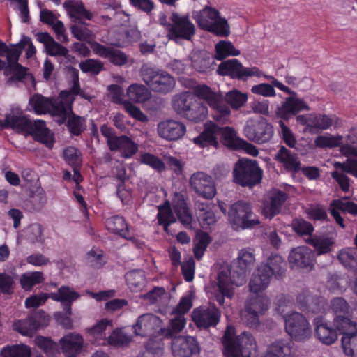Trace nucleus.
Masks as SVG:
<instances>
[{
    "label": "nucleus",
    "mask_w": 357,
    "mask_h": 357,
    "mask_svg": "<svg viewBox=\"0 0 357 357\" xmlns=\"http://www.w3.org/2000/svg\"><path fill=\"white\" fill-rule=\"evenodd\" d=\"M275 159L281 163L287 172L295 173L301 169V164L297 154L283 146L278 151Z\"/></svg>",
    "instance_id": "obj_25"
},
{
    "label": "nucleus",
    "mask_w": 357,
    "mask_h": 357,
    "mask_svg": "<svg viewBox=\"0 0 357 357\" xmlns=\"http://www.w3.org/2000/svg\"><path fill=\"white\" fill-rule=\"evenodd\" d=\"M297 303L303 311L314 314L321 312L326 306L322 298H315L308 290H303L297 296Z\"/></svg>",
    "instance_id": "obj_22"
},
{
    "label": "nucleus",
    "mask_w": 357,
    "mask_h": 357,
    "mask_svg": "<svg viewBox=\"0 0 357 357\" xmlns=\"http://www.w3.org/2000/svg\"><path fill=\"white\" fill-rule=\"evenodd\" d=\"M13 278L5 273H0V293L3 294H11L14 288Z\"/></svg>",
    "instance_id": "obj_64"
},
{
    "label": "nucleus",
    "mask_w": 357,
    "mask_h": 357,
    "mask_svg": "<svg viewBox=\"0 0 357 357\" xmlns=\"http://www.w3.org/2000/svg\"><path fill=\"white\" fill-rule=\"evenodd\" d=\"M2 357H31L29 347L24 344L4 347L1 352Z\"/></svg>",
    "instance_id": "obj_49"
},
{
    "label": "nucleus",
    "mask_w": 357,
    "mask_h": 357,
    "mask_svg": "<svg viewBox=\"0 0 357 357\" xmlns=\"http://www.w3.org/2000/svg\"><path fill=\"white\" fill-rule=\"evenodd\" d=\"M314 324L315 326L316 335L321 342L329 345L337 340V331L328 326L322 317L314 318Z\"/></svg>",
    "instance_id": "obj_30"
},
{
    "label": "nucleus",
    "mask_w": 357,
    "mask_h": 357,
    "mask_svg": "<svg viewBox=\"0 0 357 357\" xmlns=\"http://www.w3.org/2000/svg\"><path fill=\"white\" fill-rule=\"evenodd\" d=\"M140 76L146 84L153 91L167 93L173 90L175 80L163 70L144 63L140 68Z\"/></svg>",
    "instance_id": "obj_9"
},
{
    "label": "nucleus",
    "mask_w": 357,
    "mask_h": 357,
    "mask_svg": "<svg viewBox=\"0 0 357 357\" xmlns=\"http://www.w3.org/2000/svg\"><path fill=\"white\" fill-rule=\"evenodd\" d=\"M331 308L335 317L339 315H351V309L347 301L342 297H336L331 301Z\"/></svg>",
    "instance_id": "obj_52"
},
{
    "label": "nucleus",
    "mask_w": 357,
    "mask_h": 357,
    "mask_svg": "<svg viewBox=\"0 0 357 357\" xmlns=\"http://www.w3.org/2000/svg\"><path fill=\"white\" fill-rule=\"evenodd\" d=\"M83 338L79 334L69 333L60 340L62 352L66 357H75L82 350Z\"/></svg>",
    "instance_id": "obj_29"
},
{
    "label": "nucleus",
    "mask_w": 357,
    "mask_h": 357,
    "mask_svg": "<svg viewBox=\"0 0 357 357\" xmlns=\"http://www.w3.org/2000/svg\"><path fill=\"white\" fill-rule=\"evenodd\" d=\"M331 206L338 208L342 213L357 215V204L349 201L348 197L333 200L331 202Z\"/></svg>",
    "instance_id": "obj_51"
},
{
    "label": "nucleus",
    "mask_w": 357,
    "mask_h": 357,
    "mask_svg": "<svg viewBox=\"0 0 357 357\" xmlns=\"http://www.w3.org/2000/svg\"><path fill=\"white\" fill-rule=\"evenodd\" d=\"M36 343L47 356H54L58 353V345L50 338L38 336Z\"/></svg>",
    "instance_id": "obj_55"
},
{
    "label": "nucleus",
    "mask_w": 357,
    "mask_h": 357,
    "mask_svg": "<svg viewBox=\"0 0 357 357\" xmlns=\"http://www.w3.org/2000/svg\"><path fill=\"white\" fill-rule=\"evenodd\" d=\"M11 128L19 133L32 135L36 141L45 144L48 148L53 145L52 137L46 123L43 120L32 122L23 114L19 108H13L5 116L3 121H0V129Z\"/></svg>",
    "instance_id": "obj_3"
},
{
    "label": "nucleus",
    "mask_w": 357,
    "mask_h": 357,
    "mask_svg": "<svg viewBox=\"0 0 357 357\" xmlns=\"http://www.w3.org/2000/svg\"><path fill=\"white\" fill-rule=\"evenodd\" d=\"M196 92L214 109L213 116L219 123H225L229 119L230 109L228 105L234 109H238L245 103L248 98L246 94L237 90L228 92L224 98L222 94L211 91L206 85L197 86Z\"/></svg>",
    "instance_id": "obj_2"
},
{
    "label": "nucleus",
    "mask_w": 357,
    "mask_h": 357,
    "mask_svg": "<svg viewBox=\"0 0 357 357\" xmlns=\"http://www.w3.org/2000/svg\"><path fill=\"white\" fill-rule=\"evenodd\" d=\"M255 260L251 249L244 248L240 250L236 261L229 268L219 271L216 278L215 298L220 306L229 305L225 299L233 298L234 287L242 286L246 282V273L252 269Z\"/></svg>",
    "instance_id": "obj_1"
},
{
    "label": "nucleus",
    "mask_w": 357,
    "mask_h": 357,
    "mask_svg": "<svg viewBox=\"0 0 357 357\" xmlns=\"http://www.w3.org/2000/svg\"><path fill=\"white\" fill-rule=\"evenodd\" d=\"M43 280V275L41 272L26 273L22 275L20 283L24 289H29L33 286L42 282Z\"/></svg>",
    "instance_id": "obj_54"
},
{
    "label": "nucleus",
    "mask_w": 357,
    "mask_h": 357,
    "mask_svg": "<svg viewBox=\"0 0 357 357\" xmlns=\"http://www.w3.org/2000/svg\"><path fill=\"white\" fill-rule=\"evenodd\" d=\"M266 78L268 79H272V84L274 86L290 95L277 107L276 114L278 117L284 120H288L291 117L296 116L301 111L310 110L308 105L303 99L298 97L296 92L291 91L289 87L284 86L273 77L266 76Z\"/></svg>",
    "instance_id": "obj_10"
},
{
    "label": "nucleus",
    "mask_w": 357,
    "mask_h": 357,
    "mask_svg": "<svg viewBox=\"0 0 357 357\" xmlns=\"http://www.w3.org/2000/svg\"><path fill=\"white\" fill-rule=\"evenodd\" d=\"M342 139L341 136H319L316 138L314 143L320 148H333L340 146L342 144Z\"/></svg>",
    "instance_id": "obj_58"
},
{
    "label": "nucleus",
    "mask_w": 357,
    "mask_h": 357,
    "mask_svg": "<svg viewBox=\"0 0 357 357\" xmlns=\"http://www.w3.org/2000/svg\"><path fill=\"white\" fill-rule=\"evenodd\" d=\"M261 265L268 266L270 268V273L275 278L282 277L286 271V262L278 255H272L268 258L267 262Z\"/></svg>",
    "instance_id": "obj_41"
},
{
    "label": "nucleus",
    "mask_w": 357,
    "mask_h": 357,
    "mask_svg": "<svg viewBox=\"0 0 357 357\" xmlns=\"http://www.w3.org/2000/svg\"><path fill=\"white\" fill-rule=\"evenodd\" d=\"M157 218L159 225H162L164 222H176V218L172 213L170 204L168 201H167L163 205L158 206Z\"/></svg>",
    "instance_id": "obj_61"
},
{
    "label": "nucleus",
    "mask_w": 357,
    "mask_h": 357,
    "mask_svg": "<svg viewBox=\"0 0 357 357\" xmlns=\"http://www.w3.org/2000/svg\"><path fill=\"white\" fill-rule=\"evenodd\" d=\"M234 182L250 188L261 183L263 171L254 160L239 159L233 169Z\"/></svg>",
    "instance_id": "obj_8"
},
{
    "label": "nucleus",
    "mask_w": 357,
    "mask_h": 357,
    "mask_svg": "<svg viewBox=\"0 0 357 357\" xmlns=\"http://www.w3.org/2000/svg\"><path fill=\"white\" fill-rule=\"evenodd\" d=\"M63 7L66 9L70 18L73 22L80 21L81 17H84L89 20H91L92 14L88 11L82 1L68 0L64 2Z\"/></svg>",
    "instance_id": "obj_35"
},
{
    "label": "nucleus",
    "mask_w": 357,
    "mask_h": 357,
    "mask_svg": "<svg viewBox=\"0 0 357 357\" xmlns=\"http://www.w3.org/2000/svg\"><path fill=\"white\" fill-rule=\"evenodd\" d=\"M337 258L344 266L357 272V252L354 249L347 248L341 250Z\"/></svg>",
    "instance_id": "obj_45"
},
{
    "label": "nucleus",
    "mask_w": 357,
    "mask_h": 357,
    "mask_svg": "<svg viewBox=\"0 0 357 357\" xmlns=\"http://www.w3.org/2000/svg\"><path fill=\"white\" fill-rule=\"evenodd\" d=\"M350 315L335 316L333 319V326L343 336H349L357 333V323L351 321Z\"/></svg>",
    "instance_id": "obj_36"
},
{
    "label": "nucleus",
    "mask_w": 357,
    "mask_h": 357,
    "mask_svg": "<svg viewBox=\"0 0 357 357\" xmlns=\"http://www.w3.org/2000/svg\"><path fill=\"white\" fill-rule=\"evenodd\" d=\"M287 199V195L278 190H273L268 199L264 202L263 214L270 220L281 212L282 206Z\"/></svg>",
    "instance_id": "obj_20"
},
{
    "label": "nucleus",
    "mask_w": 357,
    "mask_h": 357,
    "mask_svg": "<svg viewBox=\"0 0 357 357\" xmlns=\"http://www.w3.org/2000/svg\"><path fill=\"white\" fill-rule=\"evenodd\" d=\"M79 68L84 73L98 75L103 69V63L98 60L88 59L79 63Z\"/></svg>",
    "instance_id": "obj_59"
},
{
    "label": "nucleus",
    "mask_w": 357,
    "mask_h": 357,
    "mask_svg": "<svg viewBox=\"0 0 357 357\" xmlns=\"http://www.w3.org/2000/svg\"><path fill=\"white\" fill-rule=\"evenodd\" d=\"M220 317L221 312L215 305L197 307L193 310L192 314L197 326L204 329L216 326Z\"/></svg>",
    "instance_id": "obj_17"
},
{
    "label": "nucleus",
    "mask_w": 357,
    "mask_h": 357,
    "mask_svg": "<svg viewBox=\"0 0 357 357\" xmlns=\"http://www.w3.org/2000/svg\"><path fill=\"white\" fill-rule=\"evenodd\" d=\"M334 119H335V116L331 118L325 114L311 115L310 116L308 128L311 129L326 130L333 123Z\"/></svg>",
    "instance_id": "obj_48"
},
{
    "label": "nucleus",
    "mask_w": 357,
    "mask_h": 357,
    "mask_svg": "<svg viewBox=\"0 0 357 357\" xmlns=\"http://www.w3.org/2000/svg\"><path fill=\"white\" fill-rule=\"evenodd\" d=\"M208 31L222 37H227L230 33L229 25L227 20L220 17L215 22H212Z\"/></svg>",
    "instance_id": "obj_53"
},
{
    "label": "nucleus",
    "mask_w": 357,
    "mask_h": 357,
    "mask_svg": "<svg viewBox=\"0 0 357 357\" xmlns=\"http://www.w3.org/2000/svg\"><path fill=\"white\" fill-rule=\"evenodd\" d=\"M291 226L293 230L298 234L311 235L314 231V227L311 223L302 218H296L292 221Z\"/></svg>",
    "instance_id": "obj_57"
},
{
    "label": "nucleus",
    "mask_w": 357,
    "mask_h": 357,
    "mask_svg": "<svg viewBox=\"0 0 357 357\" xmlns=\"http://www.w3.org/2000/svg\"><path fill=\"white\" fill-rule=\"evenodd\" d=\"M105 226L107 230L112 233L117 234L126 239L131 238L126 220L121 216L114 215L108 218L105 221Z\"/></svg>",
    "instance_id": "obj_38"
},
{
    "label": "nucleus",
    "mask_w": 357,
    "mask_h": 357,
    "mask_svg": "<svg viewBox=\"0 0 357 357\" xmlns=\"http://www.w3.org/2000/svg\"><path fill=\"white\" fill-rule=\"evenodd\" d=\"M190 185L200 197L212 199L216 195V188L212 177L203 172L194 173L190 178Z\"/></svg>",
    "instance_id": "obj_16"
},
{
    "label": "nucleus",
    "mask_w": 357,
    "mask_h": 357,
    "mask_svg": "<svg viewBox=\"0 0 357 357\" xmlns=\"http://www.w3.org/2000/svg\"><path fill=\"white\" fill-rule=\"evenodd\" d=\"M111 144L110 150L122 151V155L126 158L132 157L138 151L137 144L126 135L114 139Z\"/></svg>",
    "instance_id": "obj_33"
},
{
    "label": "nucleus",
    "mask_w": 357,
    "mask_h": 357,
    "mask_svg": "<svg viewBox=\"0 0 357 357\" xmlns=\"http://www.w3.org/2000/svg\"><path fill=\"white\" fill-rule=\"evenodd\" d=\"M91 47L95 54L108 59L110 63L115 66H121L128 61L127 55L113 47L105 46L96 42L92 44Z\"/></svg>",
    "instance_id": "obj_19"
},
{
    "label": "nucleus",
    "mask_w": 357,
    "mask_h": 357,
    "mask_svg": "<svg viewBox=\"0 0 357 357\" xmlns=\"http://www.w3.org/2000/svg\"><path fill=\"white\" fill-rule=\"evenodd\" d=\"M80 294L68 286H61L56 293H51L50 298L56 301L63 303V311L71 314L72 303L79 298Z\"/></svg>",
    "instance_id": "obj_31"
},
{
    "label": "nucleus",
    "mask_w": 357,
    "mask_h": 357,
    "mask_svg": "<svg viewBox=\"0 0 357 357\" xmlns=\"http://www.w3.org/2000/svg\"><path fill=\"white\" fill-rule=\"evenodd\" d=\"M172 206L180 222L185 225V227H191L193 218L185 202L183 195L176 192L172 199Z\"/></svg>",
    "instance_id": "obj_28"
},
{
    "label": "nucleus",
    "mask_w": 357,
    "mask_h": 357,
    "mask_svg": "<svg viewBox=\"0 0 357 357\" xmlns=\"http://www.w3.org/2000/svg\"><path fill=\"white\" fill-rule=\"evenodd\" d=\"M66 126L70 134L79 136L86 129L85 119L72 112L67 121Z\"/></svg>",
    "instance_id": "obj_47"
},
{
    "label": "nucleus",
    "mask_w": 357,
    "mask_h": 357,
    "mask_svg": "<svg viewBox=\"0 0 357 357\" xmlns=\"http://www.w3.org/2000/svg\"><path fill=\"white\" fill-rule=\"evenodd\" d=\"M227 147L238 150L242 139L237 136L236 130L229 126H220L216 123L209 121L205 124L204 131L193 139V142L199 146H213L218 148L219 143L218 138Z\"/></svg>",
    "instance_id": "obj_4"
},
{
    "label": "nucleus",
    "mask_w": 357,
    "mask_h": 357,
    "mask_svg": "<svg viewBox=\"0 0 357 357\" xmlns=\"http://www.w3.org/2000/svg\"><path fill=\"white\" fill-rule=\"evenodd\" d=\"M195 94L190 92H184L176 94L172 99L174 109L181 116L193 122H199L206 117L207 107L199 100L201 98L197 94L196 89Z\"/></svg>",
    "instance_id": "obj_6"
},
{
    "label": "nucleus",
    "mask_w": 357,
    "mask_h": 357,
    "mask_svg": "<svg viewBox=\"0 0 357 357\" xmlns=\"http://www.w3.org/2000/svg\"><path fill=\"white\" fill-rule=\"evenodd\" d=\"M342 345L347 356L357 355V333L342 337Z\"/></svg>",
    "instance_id": "obj_56"
},
{
    "label": "nucleus",
    "mask_w": 357,
    "mask_h": 357,
    "mask_svg": "<svg viewBox=\"0 0 357 357\" xmlns=\"http://www.w3.org/2000/svg\"><path fill=\"white\" fill-rule=\"evenodd\" d=\"M37 114H45L50 111L52 102L40 94L33 95L29 101Z\"/></svg>",
    "instance_id": "obj_50"
},
{
    "label": "nucleus",
    "mask_w": 357,
    "mask_h": 357,
    "mask_svg": "<svg viewBox=\"0 0 357 357\" xmlns=\"http://www.w3.org/2000/svg\"><path fill=\"white\" fill-rule=\"evenodd\" d=\"M126 280L131 287H139L144 282V273L141 271H132L126 274Z\"/></svg>",
    "instance_id": "obj_63"
},
{
    "label": "nucleus",
    "mask_w": 357,
    "mask_h": 357,
    "mask_svg": "<svg viewBox=\"0 0 357 357\" xmlns=\"http://www.w3.org/2000/svg\"><path fill=\"white\" fill-rule=\"evenodd\" d=\"M130 326L123 328H116L108 337V343L115 347H121L128 344L132 340Z\"/></svg>",
    "instance_id": "obj_40"
},
{
    "label": "nucleus",
    "mask_w": 357,
    "mask_h": 357,
    "mask_svg": "<svg viewBox=\"0 0 357 357\" xmlns=\"http://www.w3.org/2000/svg\"><path fill=\"white\" fill-rule=\"evenodd\" d=\"M157 321V317L151 314L141 315L137 323L130 327L136 335L146 336L151 333L154 324Z\"/></svg>",
    "instance_id": "obj_34"
},
{
    "label": "nucleus",
    "mask_w": 357,
    "mask_h": 357,
    "mask_svg": "<svg viewBox=\"0 0 357 357\" xmlns=\"http://www.w3.org/2000/svg\"><path fill=\"white\" fill-rule=\"evenodd\" d=\"M36 38L38 41L44 44L47 54L54 56H66L68 55V50L56 42L48 33H38Z\"/></svg>",
    "instance_id": "obj_32"
},
{
    "label": "nucleus",
    "mask_w": 357,
    "mask_h": 357,
    "mask_svg": "<svg viewBox=\"0 0 357 357\" xmlns=\"http://www.w3.org/2000/svg\"><path fill=\"white\" fill-rule=\"evenodd\" d=\"M228 221L235 231L252 229L260 224L250 202L239 200L231 204L227 213Z\"/></svg>",
    "instance_id": "obj_7"
},
{
    "label": "nucleus",
    "mask_w": 357,
    "mask_h": 357,
    "mask_svg": "<svg viewBox=\"0 0 357 357\" xmlns=\"http://www.w3.org/2000/svg\"><path fill=\"white\" fill-rule=\"evenodd\" d=\"M268 308V299L263 295L255 294L249 296L245 302L241 317L250 328H255L259 324V316L263 315Z\"/></svg>",
    "instance_id": "obj_11"
},
{
    "label": "nucleus",
    "mask_w": 357,
    "mask_h": 357,
    "mask_svg": "<svg viewBox=\"0 0 357 357\" xmlns=\"http://www.w3.org/2000/svg\"><path fill=\"white\" fill-rule=\"evenodd\" d=\"M226 357H255L257 344L253 336L246 332L235 335V328L228 326L222 338Z\"/></svg>",
    "instance_id": "obj_5"
},
{
    "label": "nucleus",
    "mask_w": 357,
    "mask_h": 357,
    "mask_svg": "<svg viewBox=\"0 0 357 357\" xmlns=\"http://www.w3.org/2000/svg\"><path fill=\"white\" fill-rule=\"evenodd\" d=\"M40 317L39 313H32L26 319L14 322V329L22 335L32 336L41 326Z\"/></svg>",
    "instance_id": "obj_27"
},
{
    "label": "nucleus",
    "mask_w": 357,
    "mask_h": 357,
    "mask_svg": "<svg viewBox=\"0 0 357 357\" xmlns=\"http://www.w3.org/2000/svg\"><path fill=\"white\" fill-rule=\"evenodd\" d=\"M270 268L266 266L260 265L250 281V291L257 294L264 291L268 286L273 275L270 273Z\"/></svg>",
    "instance_id": "obj_23"
},
{
    "label": "nucleus",
    "mask_w": 357,
    "mask_h": 357,
    "mask_svg": "<svg viewBox=\"0 0 357 357\" xmlns=\"http://www.w3.org/2000/svg\"><path fill=\"white\" fill-rule=\"evenodd\" d=\"M218 74L228 75L232 79L246 81L250 77H260L261 71L257 67L246 68L237 59H229L222 61L218 68Z\"/></svg>",
    "instance_id": "obj_12"
},
{
    "label": "nucleus",
    "mask_w": 357,
    "mask_h": 357,
    "mask_svg": "<svg viewBox=\"0 0 357 357\" xmlns=\"http://www.w3.org/2000/svg\"><path fill=\"white\" fill-rule=\"evenodd\" d=\"M127 94L130 100L138 103L146 102L151 96V92L146 86L139 84H131L127 90Z\"/></svg>",
    "instance_id": "obj_42"
},
{
    "label": "nucleus",
    "mask_w": 357,
    "mask_h": 357,
    "mask_svg": "<svg viewBox=\"0 0 357 357\" xmlns=\"http://www.w3.org/2000/svg\"><path fill=\"white\" fill-rule=\"evenodd\" d=\"M191 66L199 73H207L214 68V56L205 50L195 51L191 54Z\"/></svg>",
    "instance_id": "obj_24"
},
{
    "label": "nucleus",
    "mask_w": 357,
    "mask_h": 357,
    "mask_svg": "<svg viewBox=\"0 0 357 357\" xmlns=\"http://www.w3.org/2000/svg\"><path fill=\"white\" fill-rule=\"evenodd\" d=\"M312 254L307 246H300L293 248L289 255V262L291 265L298 268H307L312 266Z\"/></svg>",
    "instance_id": "obj_26"
},
{
    "label": "nucleus",
    "mask_w": 357,
    "mask_h": 357,
    "mask_svg": "<svg viewBox=\"0 0 357 357\" xmlns=\"http://www.w3.org/2000/svg\"><path fill=\"white\" fill-rule=\"evenodd\" d=\"M13 56L14 60L8 66V74L13 73L9 81H22L27 75L28 69L18 63L20 56H17V54Z\"/></svg>",
    "instance_id": "obj_46"
},
{
    "label": "nucleus",
    "mask_w": 357,
    "mask_h": 357,
    "mask_svg": "<svg viewBox=\"0 0 357 357\" xmlns=\"http://www.w3.org/2000/svg\"><path fill=\"white\" fill-rule=\"evenodd\" d=\"M245 136L250 141L263 144L268 142L273 134V128L265 120L248 121L243 128Z\"/></svg>",
    "instance_id": "obj_15"
},
{
    "label": "nucleus",
    "mask_w": 357,
    "mask_h": 357,
    "mask_svg": "<svg viewBox=\"0 0 357 357\" xmlns=\"http://www.w3.org/2000/svg\"><path fill=\"white\" fill-rule=\"evenodd\" d=\"M200 347L198 342L191 336H175L172 340V353L174 357H191L198 354Z\"/></svg>",
    "instance_id": "obj_18"
},
{
    "label": "nucleus",
    "mask_w": 357,
    "mask_h": 357,
    "mask_svg": "<svg viewBox=\"0 0 357 357\" xmlns=\"http://www.w3.org/2000/svg\"><path fill=\"white\" fill-rule=\"evenodd\" d=\"M307 243L313 246L317 255H321L332 251L335 239L333 237L315 236L310 237Z\"/></svg>",
    "instance_id": "obj_39"
},
{
    "label": "nucleus",
    "mask_w": 357,
    "mask_h": 357,
    "mask_svg": "<svg viewBox=\"0 0 357 357\" xmlns=\"http://www.w3.org/2000/svg\"><path fill=\"white\" fill-rule=\"evenodd\" d=\"M215 54L214 58L218 61H222L229 56H238L240 51L235 48L234 45L229 41L221 40L215 45Z\"/></svg>",
    "instance_id": "obj_43"
},
{
    "label": "nucleus",
    "mask_w": 357,
    "mask_h": 357,
    "mask_svg": "<svg viewBox=\"0 0 357 357\" xmlns=\"http://www.w3.org/2000/svg\"><path fill=\"white\" fill-rule=\"evenodd\" d=\"M185 131V126L183 123L174 120L162 121L158 125L159 135L169 141L181 139Z\"/></svg>",
    "instance_id": "obj_21"
},
{
    "label": "nucleus",
    "mask_w": 357,
    "mask_h": 357,
    "mask_svg": "<svg viewBox=\"0 0 357 357\" xmlns=\"http://www.w3.org/2000/svg\"><path fill=\"white\" fill-rule=\"evenodd\" d=\"M174 317L170 320L169 326L165 328H161L160 333L162 335L166 337L174 338L184 327L185 319L184 316L174 314Z\"/></svg>",
    "instance_id": "obj_44"
},
{
    "label": "nucleus",
    "mask_w": 357,
    "mask_h": 357,
    "mask_svg": "<svg viewBox=\"0 0 357 357\" xmlns=\"http://www.w3.org/2000/svg\"><path fill=\"white\" fill-rule=\"evenodd\" d=\"M162 349L159 342L149 340L145 346V350L138 355V357H161Z\"/></svg>",
    "instance_id": "obj_62"
},
{
    "label": "nucleus",
    "mask_w": 357,
    "mask_h": 357,
    "mask_svg": "<svg viewBox=\"0 0 357 357\" xmlns=\"http://www.w3.org/2000/svg\"><path fill=\"white\" fill-rule=\"evenodd\" d=\"M285 329L296 340H305L312 333L308 321L298 312H293L286 317Z\"/></svg>",
    "instance_id": "obj_14"
},
{
    "label": "nucleus",
    "mask_w": 357,
    "mask_h": 357,
    "mask_svg": "<svg viewBox=\"0 0 357 357\" xmlns=\"http://www.w3.org/2000/svg\"><path fill=\"white\" fill-rule=\"evenodd\" d=\"M170 18L172 24L168 25L167 34L169 40H190L195 34V26L190 20L188 15H181L177 13H172Z\"/></svg>",
    "instance_id": "obj_13"
},
{
    "label": "nucleus",
    "mask_w": 357,
    "mask_h": 357,
    "mask_svg": "<svg viewBox=\"0 0 357 357\" xmlns=\"http://www.w3.org/2000/svg\"><path fill=\"white\" fill-rule=\"evenodd\" d=\"M26 239L32 243H43V227L40 224H32L26 229Z\"/></svg>",
    "instance_id": "obj_60"
},
{
    "label": "nucleus",
    "mask_w": 357,
    "mask_h": 357,
    "mask_svg": "<svg viewBox=\"0 0 357 357\" xmlns=\"http://www.w3.org/2000/svg\"><path fill=\"white\" fill-rule=\"evenodd\" d=\"M291 344V342L284 340H275L269 346L263 357H293Z\"/></svg>",
    "instance_id": "obj_37"
}]
</instances>
